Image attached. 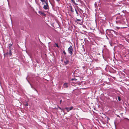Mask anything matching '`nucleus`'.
<instances>
[{
    "mask_svg": "<svg viewBox=\"0 0 129 129\" xmlns=\"http://www.w3.org/2000/svg\"><path fill=\"white\" fill-rule=\"evenodd\" d=\"M106 34L107 35H113L114 34H115L116 32L113 30H107Z\"/></svg>",
    "mask_w": 129,
    "mask_h": 129,
    "instance_id": "obj_1",
    "label": "nucleus"
},
{
    "mask_svg": "<svg viewBox=\"0 0 129 129\" xmlns=\"http://www.w3.org/2000/svg\"><path fill=\"white\" fill-rule=\"evenodd\" d=\"M73 49L71 46H70L68 49V51L69 53L71 55H72L73 54Z\"/></svg>",
    "mask_w": 129,
    "mask_h": 129,
    "instance_id": "obj_2",
    "label": "nucleus"
},
{
    "mask_svg": "<svg viewBox=\"0 0 129 129\" xmlns=\"http://www.w3.org/2000/svg\"><path fill=\"white\" fill-rule=\"evenodd\" d=\"M45 3L46 5H45L43 7L44 9V10H47L49 8V7L47 1H45Z\"/></svg>",
    "mask_w": 129,
    "mask_h": 129,
    "instance_id": "obj_3",
    "label": "nucleus"
},
{
    "mask_svg": "<svg viewBox=\"0 0 129 129\" xmlns=\"http://www.w3.org/2000/svg\"><path fill=\"white\" fill-rule=\"evenodd\" d=\"M68 56H65V59L66 60L65 61H64V63L65 65H66L68 64L69 62V61L68 59Z\"/></svg>",
    "mask_w": 129,
    "mask_h": 129,
    "instance_id": "obj_4",
    "label": "nucleus"
},
{
    "mask_svg": "<svg viewBox=\"0 0 129 129\" xmlns=\"http://www.w3.org/2000/svg\"><path fill=\"white\" fill-rule=\"evenodd\" d=\"M73 107L72 106L70 107H66L65 108V109L67 110V112H69L71 110L73 109Z\"/></svg>",
    "mask_w": 129,
    "mask_h": 129,
    "instance_id": "obj_5",
    "label": "nucleus"
},
{
    "mask_svg": "<svg viewBox=\"0 0 129 129\" xmlns=\"http://www.w3.org/2000/svg\"><path fill=\"white\" fill-rule=\"evenodd\" d=\"M38 13L41 15H43L44 16H46V14L42 12L39 11Z\"/></svg>",
    "mask_w": 129,
    "mask_h": 129,
    "instance_id": "obj_6",
    "label": "nucleus"
},
{
    "mask_svg": "<svg viewBox=\"0 0 129 129\" xmlns=\"http://www.w3.org/2000/svg\"><path fill=\"white\" fill-rule=\"evenodd\" d=\"M13 43H12V44H9L8 47L9 48V50L10 49H13V48L12 47Z\"/></svg>",
    "mask_w": 129,
    "mask_h": 129,
    "instance_id": "obj_7",
    "label": "nucleus"
},
{
    "mask_svg": "<svg viewBox=\"0 0 129 129\" xmlns=\"http://www.w3.org/2000/svg\"><path fill=\"white\" fill-rule=\"evenodd\" d=\"M121 19H118L116 21V23H117L118 24L119 23H121Z\"/></svg>",
    "mask_w": 129,
    "mask_h": 129,
    "instance_id": "obj_8",
    "label": "nucleus"
},
{
    "mask_svg": "<svg viewBox=\"0 0 129 129\" xmlns=\"http://www.w3.org/2000/svg\"><path fill=\"white\" fill-rule=\"evenodd\" d=\"M122 18V16H118L116 17V20L118 19H121Z\"/></svg>",
    "mask_w": 129,
    "mask_h": 129,
    "instance_id": "obj_9",
    "label": "nucleus"
},
{
    "mask_svg": "<svg viewBox=\"0 0 129 129\" xmlns=\"http://www.w3.org/2000/svg\"><path fill=\"white\" fill-rule=\"evenodd\" d=\"M12 50H13V49L9 50V52L8 53V54L10 56L12 55Z\"/></svg>",
    "mask_w": 129,
    "mask_h": 129,
    "instance_id": "obj_10",
    "label": "nucleus"
},
{
    "mask_svg": "<svg viewBox=\"0 0 129 129\" xmlns=\"http://www.w3.org/2000/svg\"><path fill=\"white\" fill-rule=\"evenodd\" d=\"M63 86L64 88H67L68 87V84L67 83H65L63 84Z\"/></svg>",
    "mask_w": 129,
    "mask_h": 129,
    "instance_id": "obj_11",
    "label": "nucleus"
},
{
    "mask_svg": "<svg viewBox=\"0 0 129 129\" xmlns=\"http://www.w3.org/2000/svg\"><path fill=\"white\" fill-rule=\"evenodd\" d=\"M70 7V8L71 9V12H74V10H73L72 7L71 5H70L69 6Z\"/></svg>",
    "mask_w": 129,
    "mask_h": 129,
    "instance_id": "obj_12",
    "label": "nucleus"
},
{
    "mask_svg": "<svg viewBox=\"0 0 129 129\" xmlns=\"http://www.w3.org/2000/svg\"><path fill=\"white\" fill-rule=\"evenodd\" d=\"M72 2L75 5H78V4L76 3L75 1L74 0H71Z\"/></svg>",
    "mask_w": 129,
    "mask_h": 129,
    "instance_id": "obj_13",
    "label": "nucleus"
},
{
    "mask_svg": "<svg viewBox=\"0 0 129 129\" xmlns=\"http://www.w3.org/2000/svg\"><path fill=\"white\" fill-rule=\"evenodd\" d=\"M81 20L80 19H77L75 20V21L76 22H80L81 21Z\"/></svg>",
    "mask_w": 129,
    "mask_h": 129,
    "instance_id": "obj_14",
    "label": "nucleus"
},
{
    "mask_svg": "<svg viewBox=\"0 0 129 129\" xmlns=\"http://www.w3.org/2000/svg\"><path fill=\"white\" fill-rule=\"evenodd\" d=\"M62 51L63 53V54L64 55H65V56H66V53L65 52V50H62Z\"/></svg>",
    "mask_w": 129,
    "mask_h": 129,
    "instance_id": "obj_15",
    "label": "nucleus"
},
{
    "mask_svg": "<svg viewBox=\"0 0 129 129\" xmlns=\"http://www.w3.org/2000/svg\"><path fill=\"white\" fill-rule=\"evenodd\" d=\"M75 11L76 12V14H77V16H78L79 14H78V12L77 11L76 9L75 8Z\"/></svg>",
    "mask_w": 129,
    "mask_h": 129,
    "instance_id": "obj_16",
    "label": "nucleus"
},
{
    "mask_svg": "<svg viewBox=\"0 0 129 129\" xmlns=\"http://www.w3.org/2000/svg\"><path fill=\"white\" fill-rule=\"evenodd\" d=\"M24 105L25 106H28V103H27V102H26L25 103V104H24Z\"/></svg>",
    "mask_w": 129,
    "mask_h": 129,
    "instance_id": "obj_17",
    "label": "nucleus"
},
{
    "mask_svg": "<svg viewBox=\"0 0 129 129\" xmlns=\"http://www.w3.org/2000/svg\"><path fill=\"white\" fill-rule=\"evenodd\" d=\"M40 1L42 3L44 2H45V0H40Z\"/></svg>",
    "mask_w": 129,
    "mask_h": 129,
    "instance_id": "obj_18",
    "label": "nucleus"
},
{
    "mask_svg": "<svg viewBox=\"0 0 129 129\" xmlns=\"http://www.w3.org/2000/svg\"><path fill=\"white\" fill-rule=\"evenodd\" d=\"M58 3H59L60 1V0H55Z\"/></svg>",
    "mask_w": 129,
    "mask_h": 129,
    "instance_id": "obj_19",
    "label": "nucleus"
},
{
    "mask_svg": "<svg viewBox=\"0 0 129 129\" xmlns=\"http://www.w3.org/2000/svg\"><path fill=\"white\" fill-rule=\"evenodd\" d=\"M33 89H34L37 92H38V91H37V90L34 88H33Z\"/></svg>",
    "mask_w": 129,
    "mask_h": 129,
    "instance_id": "obj_20",
    "label": "nucleus"
},
{
    "mask_svg": "<svg viewBox=\"0 0 129 129\" xmlns=\"http://www.w3.org/2000/svg\"><path fill=\"white\" fill-rule=\"evenodd\" d=\"M55 44H56V46L57 47H58V45L57 44H56V43Z\"/></svg>",
    "mask_w": 129,
    "mask_h": 129,
    "instance_id": "obj_21",
    "label": "nucleus"
},
{
    "mask_svg": "<svg viewBox=\"0 0 129 129\" xmlns=\"http://www.w3.org/2000/svg\"><path fill=\"white\" fill-rule=\"evenodd\" d=\"M118 99L119 101H120V99L119 97H118Z\"/></svg>",
    "mask_w": 129,
    "mask_h": 129,
    "instance_id": "obj_22",
    "label": "nucleus"
},
{
    "mask_svg": "<svg viewBox=\"0 0 129 129\" xmlns=\"http://www.w3.org/2000/svg\"><path fill=\"white\" fill-rule=\"evenodd\" d=\"M117 117H120V116H119L118 115H117Z\"/></svg>",
    "mask_w": 129,
    "mask_h": 129,
    "instance_id": "obj_23",
    "label": "nucleus"
},
{
    "mask_svg": "<svg viewBox=\"0 0 129 129\" xmlns=\"http://www.w3.org/2000/svg\"><path fill=\"white\" fill-rule=\"evenodd\" d=\"M72 80H75V79H73H73H72Z\"/></svg>",
    "mask_w": 129,
    "mask_h": 129,
    "instance_id": "obj_24",
    "label": "nucleus"
},
{
    "mask_svg": "<svg viewBox=\"0 0 129 129\" xmlns=\"http://www.w3.org/2000/svg\"><path fill=\"white\" fill-rule=\"evenodd\" d=\"M61 102H62V100H61L60 101V103H61Z\"/></svg>",
    "mask_w": 129,
    "mask_h": 129,
    "instance_id": "obj_25",
    "label": "nucleus"
},
{
    "mask_svg": "<svg viewBox=\"0 0 129 129\" xmlns=\"http://www.w3.org/2000/svg\"><path fill=\"white\" fill-rule=\"evenodd\" d=\"M109 120V118H108V120Z\"/></svg>",
    "mask_w": 129,
    "mask_h": 129,
    "instance_id": "obj_26",
    "label": "nucleus"
},
{
    "mask_svg": "<svg viewBox=\"0 0 129 129\" xmlns=\"http://www.w3.org/2000/svg\"><path fill=\"white\" fill-rule=\"evenodd\" d=\"M126 119H127V120L129 121V119H127V118H126Z\"/></svg>",
    "mask_w": 129,
    "mask_h": 129,
    "instance_id": "obj_27",
    "label": "nucleus"
},
{
    "mask_svg": "<svg viewBox=\"0 0 129 129\" xmlns=\"http://www.w3.org/2000/svg\"><path fill=\"white\" fill-rule=\"evenodd\" d=\"M74 79H75V81L77 80V79H75V78H74Z\"/></svg>",
    "mask_w": 129,
    "mask_h": 129,
    "instance_id": "obj_28",
    "label": "nucleus"
},
{
    "mask_svg": "<svg viewBox=\"0 0 129 129\" xmlns=\"http://www.w3.org/2000/svg\"><path fill=\"white\" fill-rule=\"evenodd\" d=\"M106 37L108 39V38H107V36H106Z\"/></svg>",
    "mask_w": 129,
    "mask_h": 129,
    "instance_id": "obj_29",
    "label": "nucleus"
},
{
    "mask_svg": "<svg viewBox=\"0 0 129 129\" xmlns=\"http://www.w3.org/2000/svg\"><path fill=\"white\" fill-rule=\"evenodd\" d=\"M31 87H32V86H31Z\"/></svg>",
    "mask_w": 129,
    "mask_h": 129,
    "instance_id": "obj_30",
    "label": "nucleus"
},
{
    "mask_svg": "<svg viewBox=\"0 0 129 129\" xmlns=\"http://www.w3.org/2000/svg\"><path fill=\"white\" fill-rule=\"evenodd\" d=\"M127 85H129V84H128Z\"/></svg>",
    "mask_w": 129,
    "mask_h": 129,
    "instance_id": "obj_31",
    "label": "nucleus"
}]
</instances>
